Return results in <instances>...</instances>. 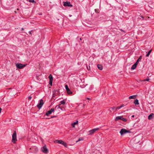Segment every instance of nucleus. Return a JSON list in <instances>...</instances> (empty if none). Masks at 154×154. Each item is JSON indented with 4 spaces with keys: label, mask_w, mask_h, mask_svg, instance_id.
Listing matches in <instances>:
<instances>
[{
    "label": "nucleus",
    "mask_w": 154,
    "mask_h": 154,
    "mask_svg": "<svg viewBox=\"0 0 154 154\" xmlns=\"http://www.w3.org/2000/svg\"><path fill=\"white\" fill-rule=\"evenodd\" d=\"M14 133L13 134L12 136V141L14 143H16V141L17 140V133L14 130Z\"/></svg>",
    "instance_id": "nucleus-1"
},
{
    "label": "nucleus",
    "mask_w": 154,
    "mask_h": 154,
    "mask_svg": "<svg viewBox=\"0 0 154 154\" xmlns=\"http://www.w3.org/2000/svg\"><path fill=\"white\" fill-rule=\"evenodd\" d=\"M16 67L19 69H22L25 67L26 65V64H22L20 63H15Z\"/></svg>",
    "instance_id": "nucleus-2"
},
{
    "label": "nucleus",
    "mask_w": 154,
    "mask_h": 154,
    "mask_svg": "<svg viewBox=\"0 0 154 154\" xmlns=\"http://www.w3.org/2000/svg\"><path fill=\"white\" fill-rule=\"evenodd\" d=\"M119 133L121 135H122L126 133H130L131 132L130 130H128L122 128L121 130Z\"/></svg>",
    "instance_id": "nucleus-3"
},
{
    "label": "nucleus",
    "mask_w": 154,
    "mask_h": 154,
    "mask_svg": "<svg viewBox=\"0 0 154 154\" xmlns=\"http://www.w3.org/2000/svg\"><path fill=\"white\" fill-rule=\"evenodd\" d=\"M124 106H125L124 105V104H122V105H121L120 106L117 107H110L109 108V111L110 112H112V110H116L117 109H119L121 108H122V107H124Z\"/></svg>",
    "instance_id": "nucleus-4"
},
{
    "label": "nucleus",
    "mask_w": 154,
    "mask_h": 154,
    "mask_svg": "<svg viewBox=\"0 0 154 154\" xmlns=\"http://www.w3.org/2000/svg\"><path fill=\"white\" fill-rule=\"evenodd\" d=\"M44 103L43 100L42 99H41L39 101V103L37 105L38 108L40 109L42 107Z\"/></svg>",
    "instance_id": "nucleus-5"
},
{
    "label": "nucleus",
    "mask_w": 154,
    "mask_h": 154,
    "mask_svg": "<svg viewBox=\"0 0 154 154\" xmlns=\"http://www.w3.org/2000/svg\"><path fill=\"white\" fill-rule=\"evenodd\" d=\"M65 88L68 94H70L72 93V92L69 89L67 85H65Z\"/></svg>",
    "instance_id": "nucleus-6"
},
{
    "label": "nucleus",
    "mask_w": 154,
    "mask_h": 154,
    "mask_svg": "<svg viewBox=\"0 0 154 154\" xmlns=\"http://www.w3.org/2000/svg\"><path fill=\"white\" fill-rule=\"evenodd\" d=\"M99 129V128H95L93 129H92L90 131H89V135H91L94 133L96 131L98 130Z\"/></svg>",
    "instance_id": "nucleus-7"
},
{
    "label": "nucleus",
    "mask_w": 154,
    "mask_h": 154,
    "mask_svg": "<svg viewBox=\"0 0 154 154\" xmlns=\"http://www.w3.org/2000/svg\"><path fill=\"white\" fill-rule=\"evenodd\" d=\"M41 149L42 151L45 153H47L48 151V149L47 148L46 145L42 147Z\"/></svg>",
    "instance_id": "nucleus-8"
},
{
    "label": "nucleus",
    "mask_w": 154,
    "mask_h": 154,
    "mask_svg": "<svg viewBox=\"0 0 154 154\" xmlns=\"http://www.w3.org/2000/svg\"><path fill=\"white\" fill-rule=\"evenodd\" d=\"M63 5L64 6H67L68 7H72V5L70 4L69 2H63Z\"/></svg>",
    "instance_id": "nucleus-9"
},
{
    "label": "nucleus",
    "mask_w": 154,
    "mask_h": 154,
    "mask_svg": "<svg viewBox=\"0 0 154 154\" xmlns=\"http://www.w3.org/2000/svg\"><path fill=\"white\" fill-rule=\"evenodd\" d=\"M154 117V114L153 113H152L150 114L148 117V119L149 120H151Z\"/></svg>",
    "instance_id": "nucleus-10"
},
{
    "label": "nucleus",
    "mask_w": 154,
    "mask_h": 154,
    "mask_svg": "<svg viewBox=\"0 0 154 154\" xmlns=\"http://www.w3.org/2000/svg\"><path fill=\"white\" fill-rule=\"evenodd\" d=\"M55 142L61 144H63V141L61 140H56Z\"/></svg>",
    "instance_id": "nucleus-11"
},
{
    "label": "nucleus",
    "mask_w": 154,
    "mask_h": 154,
    "mask_svg": "<svg viewBox=\"0 0 154 154\" xmlns=\"http://www.w3.org/2000/svg\"><path fill=\"white\" fill-rule=\"evenodd\" d=\"M123 116H118L116 117L115 119V121H117L119 120H121L122 119V118L123 117Z\"/></svg>",
    "instance_id": "nucleus-12"
},
{
    "label": "nucleus",
    "mask_w": 154,
    "mask_h": 154,
    "mask_svg": "<svg viewBox=\"0 0 154 154\" xmlns=\"http://www.w3.org/2000/svg\"><path fill=\"white\" fill-rule=\"evenodd\" d=\"M137 63H135L131 67V69L133 70L135 69V68L137 67Z\"/></svg>",
    "instance_id": "nucleus-13"
},
{
    "label": "nucleus",
    "mask_w": 154,
    "mask_h": 154,
    "mask_svg": "<svg viewBox=\"0 0 154 154\" xmlns=\"http://www.w3.org/2000/svg\"><path fill=\"white\" fill-rule=\"evenodd\" d=\"M66 103V100L64 99L63 100L61 101L59 103V105H60L61 104L62 105H64Z\"/></svg>",
    "instance_id": "nucleus-14"
},
{
    "label": "nucleus",
    "mask_w": 154,
    "mask_h": 154,
    "mask_svg": "<svg viewBox=\"0 0 154 154\" xmlns=\"http://www.w3.org/2000/svg\"><path fill=\"white\" fill-rule=\"evenodd\" d=\"M137 96V95H134L131 96L129 97V99H135L136 98V97Z\"/></svg>",
    "instance_id": "nucleus-15"
},
{
    "label": "nucleus",
    "mask_w": 154,
    "mask_h": 154,
    "mask_svg": "<svg viewBox=\"0 0 154 154\" xmlns=\"http://www.w3.org/2000/svg\"><path fill=\"white\" fill-rule=\"evenodd\" d=\"M98 68L100 70H102L103 69L102 66L101 65L98 64L97 66Z\"/></svg>",
    "instance_id": "nucleus-16"
},
{
    "label": "nucleus",
    "mask_w": 154,
    "mask_h": 154,
    "mask_svg": "<svg viewBox=\"0 0 154 154\" xmlns=\"http://www.w3.org/2000/svg\"><path fill=\"white\" fill-rule=\"evenodd\" d=\"M134 103L136 105L139 104V101L137 99H136L134 100Z\"/></svg>",
    "instance_id": "nucleus-17"
},
{
    "label": "nucleus",
    "mask_w": 154,
    "mask_h": 154,
    "mask_svg": "<svg viewBox=\"0 0 154 154\" xmlns=\"http://www.w3.org/2000/svg\"><path fill=\"white\" fill-rule=\"evenodd\" d=\"M78 121H76V122H75L72 124V126L73 127H75V125L78 124Z\"/></svg>",
    "instance_id": "nucleus-18"
},
{
    "label": "nucleus",
    "mask_w": 154,
    "mask_h": 154,
    "mask_svg": "<svg viewBox=\"0 0 154 154\" xmlns=\"http://www.w3.org/2000/svg\"><path fill=\"white\" fill-rule=\"evenodd\" d=\"M48 78L49 79V81H53V77L51 74H50L48 77Z\"/></svg>",
    "instance_id": "nucleus-19"
},
{
    "label": "nucleus",
    "mask_w": 154,
    "mask_h": 154,
    "mask_svg": "<svg viewBox=\"0 0 154 154\" xmlns=\"http://www.w3.org/2000/svg\"><path fill=\"white\" fill-rule=\"evenodd\" d=\"M141 59H142V56H140V57H139V58L137 59L136 62L135 63H137V64H138L139 61L141 60Z\"/></svg>",
    "instance_id": "nucleus-20"
},
{
    "label": "nucleus",
    "mask_w": 154,
    "mask_h": 154,
    "mask_svg": "<svg viewBox=\"0 0 154 154\" xmlns=\"http://www.w3.org/2000/svg\"><path fill=\"white\" fill-rule=\"evenodd\" d=\"M152 50H149L148 52L147 53V54L146 56L147 57H148L149 56V55H150V54L151 52L152 51Z\"/></svg>",
    "instance_id": "nucleus-21"
},
{
    "label": "nucleus",
    "mask_w": 154,
    "mask_h": 154,
    "mask_svg": "<svg viewBox=\"0 0 154 154\" xmlns=\"http://www.w3.org/2000/svg\"><path fill=\"white\" fill-rule=\"evenodd\" d=\"M144 19V17L143 16H140L139 17H138L137 18L138 20H143Z\"/></svg>",
    "instance_id": "nucleus-22"
},
{
    "label": "nucleus",
    "mask_w": 154,
    "mask_h": 154,
    "mask_svg": "<svg viewBox=\"0 0 154 154\" xmlns=\"http://www.w3.org/2000/svg\"><path fill=\"white\" fill-rule=\"evenodd\" d=\"M52 113V112L51 111L49 110L47 112L46 114V115L47 116H48L49 115L51 114Z\"/></svg>",
    "instance_id": "nucleus-23"
},
{
    "label": "nucleus",
    "mask_w": 154,
    "mask_h": 154,
    "mask_svg": "<svg viewBox=\"0 0 154 154\" xmlns=\"http://www.w3.org/2000/svg\"><path fill=\"white\" fill-rule=\"evenodd\" d=\"M59 106L60 105H57V106H55V109H60L61 110H62V109L60 108V107Z\"/></svg>",
    "instance_id": "nucleus-24"
},
{
    "label": "nucleus",
    "mask_w": 154,
    "mask_h": 154,
    "mask_svg": "<svg viewBox=\"0 0 154 154\" xmlns=\"http://www.w3.org/2000/svg\"><path fill=\"white\" fill-rule=\"evenodd\" d=\"M150 80V79H149L148 78H147V79H144L143 80H142V81L143 82H145V81H148L149 82Z\"/></svg>",
    "instance_id": "nucleus-25"
},
{
    "label": "nucleus",
    "mask_w": 154,
    "mask_h": 154,
    "mask_svg": "<svg viewBox=\"0 0 154 154\" xmlns=\"http://www.w3.org/2000/svg\"><path fill=\"white\" fill-rule=\"evenodd\" d=\"M122 120L124 122H126L127 121V119L125 118H123V117L122 118Z\"/></svg>",
    "instance_id": "nucleus-26"
},
{
    "label": "nucleus",
    "mask_w": 154,
    "mask_h": 154,
    "mask_svg": "<svg viewBox=\"0 0 154 154\" xmlns=\"http://www.w3.org/2000/svg\"><path fill=\"white\" fill-rule=\"evenodd\" d=\"M63 145L65 146L66 147V146L67 145V143L64 142L63 141V144H62Z\"/></svg>",
    "instance_id": "nucleus-27"
},
{
    "label": "nucleus",
    "mask_w": 154,
    "mask_h": 154,
    "mask_svg": "<svg viewBox=\"0 0 154 154\" xmlns=\"http://www.w3.org/2000/svg\"><path fill=\"white\" fill-rule=\"evenodd\" d=\"M83 140V139H82V138H79V139L76 142H77L80 140Z\"/></svg>",
    "instance_id": "nucleus-28"
},
{
    "label": "nucleus",
    "mask_w": 154,
    "mask_h": 154,
    "mask_svg": "<svg viewBox=\"0 0 154 154\" xmlns=\"http://www.w3.org/2000/svg\"><path fill=\"white\" fill-rule=\"evenodd\" d=\"M53 81H49V84L51 86L52 85Z\"/></svg>",
    "instance_id": "nucleus-29"
},
{
    "label": "nucleus",
    "mask_w": 154,
    "mask_h": 154,
    "mask_svg": "<svg viewBox=\"0 0 154 154\" xmlns=\"http://www.w3.org/2000/svg\"><path fill=\"white\" fill-rule=\"evenodd\" d=\"M29 1L31 2L35 3V2L34 1V0H29Z\"/></svg>",
    "instance_id": "nucleus-30"
},
{
    "label": "nucleus",
    "mask_w": 154,
    "mask_h": 154,
    "mask_svg": "<svg viewBox=\"0 0 154 154\" xmlns=\"http://www.w3.org/2000/svg\"><path fill=\"white\" fill-rule=\"evenodd\" d=\"M54 108H52L51 110H50V111H51V112L52 113V112H53L54 111Z\"/></svg>",
    "instance_id": "nucleus-31"
},
{
    "label": "nucleus",
    "mask_w": 154,
    "mask_h": 154,
    "mask_svg": "<svg viewBox=\"0 0 154 154\" xmlns=\"http://www.w3.org/2000/svg\"><path fill=\"white\" fill-rule=\"evenodd\" d=\"M32 98V97L31 96H29L28 97V99L30 100Z\"/></svg>",
    "instance_id": "nucleus-32"
},
{
    "label": "nucleus",
    "mask_w": 154,
    "mask_h": 154,
    "mask_svg": "<svg viewBox=\"0 0 154 154\" xmlns=\"http://www.w3.org/2000/svg\"><path fill=\"white\" fill-rule=\"evenodd\" d=\"M95 12H96V13H98V12H98V10H97L96 9H95Z\"/></svg>",
    "instance_id": "nucleus-33"
},
{
    "label": "nucleus",
    "mask_w": 154,
    "mask_h": 154,
    "mask_svg": "<svg viewBox=\"0 0 154 154\" xmlns=\"http://www.w3.org/2000/svg\"><path fill=\"white\" fill-rule=\"evenodd\" d=\"M32 31V30L29 32V34H30V35H32V34L31 33V31Z\"/></svg>",
    "instance_id": "nucleus-34"
},
{
    "label": "nucleus",
    "mask_w": 154,
    "mask_h": 154,
    "mask_svg": "<svg viewBox=\"0 0 154 154\" xmlns=\"http://www.w3.org/2000/svg\"><path fill=\"white\" fill-rule=\"evenodd\" d=\"M87 69L88 70H90V66H89V67H87Z\"/></svg>",
    "instance_id": "nucleus-35"
},
{
    "label": "nucleus",
    "mask_w": 154,
    "mask_h": 154,
    "mask_svg": "<svg viewBox=\"0 0 154 154\" xmlns=\"http://www.w3.org/2000/svg\"><path fill=\"white\" fill-rule=\"evenodd\" d=\"M120 30H121V31L124 32H125V31H124L122 29H120Z\"/></svg>",
    "instance_id": "nucleus-36"
},
{
    "label": "nucleus",
    "mask_w": 154,
    "mask_h": 154,
    "mask_svg": "<svg viewBox=\"0 0 154 154\" xmlns=\"http://www.w3.org/2000/svg\"><path fill=\"white\" fill-rule=\"evenodd\" d=\"M24 29L23 28H21V30H23Z\"/></svg>",
    "instance_id": "nucleus-37"
},
{
    "label": "nucleus",
    "mask_w": 154,
    "mask_h": 154,
    "mask_svg": "<svg viewBox=\"0 0 154 154\" xmlns=\"http://www.w3.org/2000/svg\"><path fill=\"white\" fill-rule=\"evenodd\" d=\"M134 115H132V116H131V117H132L133 118V117H134Z\"/></svg>",
    "instance_id": "nucleus-38"
},
{
    "label": "nucleus",
    "mask_w": 154,
    "mask_h": 154,
    "mask_svg": "<svg viewBox=\"0 0 154 154\" xmlns=\"http://www.w3.org/2000/svg\"><path fill=\"white\" fill-rule=\"evenodd\" d=\"M56 91H57V90H54V91H53L54 92H55Z\"/></svg>",
    "instance_id": "nucleus-39"
},
{
    "label": "nucleus",
    "mask_w": 154,
    "mask_h": 154,
    "mask_svg": "<svg viewBox=\"0 0 154 154\" xmlns=\"http://www.w3.org/2000/svg\"><path fill=\"white\" fill-rule=\"evenodd\" d=\"M55 117V116H52V117H51V118H54V117Z\"/></svg>",
    "instance_id": "nucleus-40"
},
{
    "label": "nucleus",
    "mask_w": 154,
    "mask_h": 154,
    "mask_svg": "<svg viewBox=\"0 0 154 154\" xmlns=\"http://www.w3.org/2000/svg\"><path fill=\"white\" fill-rule=\"evenodd\" d=\"M87 99L89 100H90V98H87Z\"/></svg>",
    "instance_id": "nucleus-41"
},
{
    "label": "nucleus",
    "mask_w": 154,
    "mask_h": 154,
    "mask_svg": "<svg viewBox=\"0 0 154 154\" xmlns=\"http://www.w3.org/2000/svg\"><path fill=\"white\" fill-rule=\"evenodd\" d=\"M82 38H80V40H82Z\"/></svg>",
    "instance_id": "nucleus-42"
}]
</instances>
